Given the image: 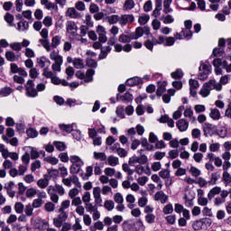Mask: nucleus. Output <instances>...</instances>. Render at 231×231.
<instances>
[{
  "label": "nucleus",
  "mask_w": 231,
  "mask_h": 231,
  "mask_svg": "<svg viewBox=\"0 0 231 231\" xmlns=\"http://www.w3.org/2000/svg\"><path fill=\"white\" fill-rule=\"evenodd\" d=\"M109 51H111V47H109V46L101 48V53L99 55V59H106V57H107V53H109Z\"/></svg>",
  "instance_id": "680f3d73"
},
{
  "label": "nucleus",
  "mask_w": 231,
  "mask_h": 231,
  "mask_svg": "<svg viewBox=\"0 0 231 231\" xmlns=\"http://www.w3.org/2000/svg\"><path fill=\"white\" fill-rule=\"evenodd\" d=\"M69 207H71V201L69 199H65L61 202L59 211L64 212L67 208H69Z\"/></svg>",
  "instance_id": "49530a36"
},
{
  "label": "nucleus",
  "mask_w": 231,
  "mask_h": 231,
  "mask_svg": "<svg viewBox=\"0 0 231 231\" xmlns=\"http://www.w3.org/2000/svg\"><path fill=\"white\" fill-rule=\"evenodd\" d=\"M199 71V79L207 80V79H208V75H210L212 71V65H210V63L207 60L201 61Z\"/></svg>",
  "instance_id": "f03ea898"
},
{
  "label": "nucleus",
  "mask_w": 231,
  "mask_h": 231,
  "mask_svg": "<svg viewBox=\"0 0 231 231\" xmlns=\"http://www.w3.org/2000/svg\"><path fill=\"white\" fill-rule=\"evenodd\" d=\"M132 34L126 35V34H121L118 38L119 42H123V44H127L128 42H131L133 41Z\"/></svg>",
  "instance_id": "4c0bfd02"
},
{
  "label": "nucleus",
  "mask_w": 231,
  "mask_h": 231,
  "mask_svg": "<svg viewBox=\"0 0 231 231\" xmlns=\"http://www.w3.org/2000/svg\"><path fill=\"white\" fill-rule=\"evenodd\" d=\"M217 194H221V187L216 186L208 191V199H213Z\"/></svg>",
  "instance_id": "5701e85b"
},
{
  "label": "nucleus",
  "mask_w": 231,
  "mask_h": 231,
  "mask_svg": "<svg viewBox=\"0 0 231 231\" xmlns=\"http://www.w3.org/2000/svg\"><path fill=\"white\" fill-rule=\"evenodd\" d=\"M67 219L68 214L66 211H60V214L52 219V223L56 228H60Z\"/></svg>",
  "instance_id": "39448f33"
},
{
  "label": "nucleus",
  "mask_w": 231,
  "mask_h": 231,
  "mask_svg": "<svg viewBox=\"0 0 231 231\" xmlns=\"http://www.w3.org/2000/svg\"><path fill=\"white\" fill-rule=\"evenodd\" d=\"M134 230L135 231L145 230V226L143 225V222L142 220L138 219L134 223Z\"/></svg>",
  "instance_id": "37998d69"
},
{
  "label": "nucleus",
  "mask_w": 231,
  "mask_h": 231,
  "mask_svg": "<svg viewBox=\"0 0 231 231\" xmlns=\"http://www.w3.org/2000/svg\"><path fill=\"white\" fill-rule=\"evenodd\" d=\"M174 42H176V39L174 37H165V41L163 46H174Z\"/></svg>",
  "instance_id": "774afa93"
},
{
  "label": "nucleus",
  "mask_w": 231,
  "mask_h": 231,
  "mask_svg": "<svg viewBox=\"0 0 231 231\" xmlns=\"http://www.w3.org/2000/svg\"><path fill=\"white\" fill-rule=\"evenodd\" d=\"M154 200L155 201H160L162 205H165V202L169 200V196L165 194L162 190L158 191L154 195Z\"/></svg>",
  "instance_id": "f8f14e48"
},
{
  "label": "nucleus",
  "mask_w": 231,
  "mask_h": 231,
  "mask_svg": "<svg viewBox=\"0 0 231 231\" xmlns=\"http://www.w3.org/2000/svg\"><path fill=\"white\" fill-rule=\"evenodd\" d=\"M104 207L108 212H111L115 208V202L113 200H106Z\"/></svg>",
  "instance_id": "0e129e2a"
},
{
  "label": "nucleus",
  "mask_w": 231,
  "mask_h": 231,
  "mask_svg": "<svg viewBox=\"0 0 231 231\" xmlns=\"http://www.w3.org/2000/svg\"><path fill=\"white\" fill-rule=\"evenodd\" d=\"M203 225H205V221H203V219L196 220L192 223V228L195 231H199L203 228Z\"/></svg>",
  "instance_id": "c9c22d12"
},
{
  "label": "nucleus",
  "mask_w": 231,
  "mask_h": 231,
  "mask_svg": "<svg viewBox=\"0 0 231 231\" xmlns=\"http://www.w3.org/2000/svg\"><path fill=\"white\" fill-rule=\"evenodd\" d=\"M97 208H98V207H97V205H95L91 202H88V204H85V209L89 214H93V212H95V210H97Z\"/></svg>",
  "instance_id": "8fccbe9b"
},
{
  "label": "nucleus",
  "mask_w": 231,
  "mask_h": 231,
  "mask_svg": "<svg viewBox=\"0 0 231 231\" xmlns=\"http://www.w3.org/2000/svg\"><path fill=\"white\" fill-rule=\"evenodd\" d=\"M106 163L110 165V167H116V165L120 163V159L116 156L110 155L106 158Z\"/></svg>",
  "instance_id": "6ab92c4d"
},
{
  "label": "nucleus",
  "mask_w": 231,
  "mask_h": 231,
  "mask_svg": "<svg viewBox=\"0 0 231 231\" xmlns=\"http://www.w3.org/2000/svg\"><path fill=\"white\" fill-rule=\"evenodd\" d=\"M73 127H75V124L72 125H60V129L64 131L65 133H71L73 131Z\"/></svg>",
  "instance_id": "5fc2aeb1"
},
{
  "label": "nucleus",
  "mask_w": 231,
  "mask_h": 231,
  "mask_svg": "<svg viewBox=\"0 0 231 231\" xmlns=\"http://www.w3.org/2000/svg\"><path fill=\"white\" fill-rule=\"evenodd\" d=\"M212 89H215V91H222L223 86L216 82V79H210L208 82L203 84L199 94L200 97H203V98H207V97L210 96Z\"/></svg>",
  "instance_id": "f257e3e1"
},
{
  "label": "nucleus",
  "mask_w": 231,
  "mask_h": 231,
  "mask_svg": "<svg viewBox=\"0 0 231 231\" xmlns=\"http://www.w3.org/2000/svg\"><path fill=\"white\" fill-rule=\"evenodd\" d=\"M106 21L109 24H116V23H120V16L118 14H112L106 17Z\"/></svg>",
  "instance_id": "ea45409f"
},
{
  "label": "nucleus",
  "mask_w": 231,
  "mask_h": 231,
  "mask_svg": "<svg viewBox=\"0 0 231 231\" xmlns=\"http://www.w3.org/2000/svg\"><path fill=\"white\" fill-rule=\"evenodd\" d=\"M26 134L29 136V138H37V136H39V132H37V130L34 128H28L26 130Z\"/></svg>",
  "instance_id": "6e6d98bb"
},
{
  "label": "nucleus",
  "mask_w": 231,
  "mask_h": 231,
  "mask_svg": "<svg viewBox=\"0 0 231 231\" xmlns=\"http://www.w3.org/2000/svg\"><path fill=\"white\" fill-rule=\"evenodd\" d=\"M62 64H64V60L54 61L51 65L52 73H60L62 71Z\"/></svg>",
  "instance_id": "a211bd4d"
},
{
  "label": "nucleus",
  "mask_w": 231,
  "mask_h": 231,
  "mask_svg": "<svg viewBox=\"0 0 231 231\" xmlns=\"http://www.w3.org/2000/svg\"><path fill=\"white\" fill-rule=\"evenodd\" d=\"M65 15L67 17H69L70 19L80 18V14H79V12H77V9H75V7H69L65 13Z\"/></svg>",
  "instance_id": "dca6fc26"
},
{
  "label": "nucleus",
  "mask_w": 231,
  "mask_h": 231,
  "mask_svg": "<svg viewBox=\"0 0 231 231\" xmlns=\"http://www.w3.org/2000/svg\"><path fill=\"white\" fill-rule=\"evenodd\" d=\"M5 59L9 62H15V61L19 60V55H15V52L11 51H5Z\"/></svg>",
  "instance_id": "b1692460"
},
{
  "label": "nucleus",
  "mask_w": 231,
  "mask_h": 231,
  "mask_svg": "<svg viewBox=\"0 0 231 231\" xmlns=\"http://www.w3.org/2000/svg\"><path fill=\"white\" fill-rule=\"evenodd\" d=\"M14 211L16 214H23L24 212V204L23 202H16L14 204Z\"/></svg>",
  "instance_id": "3c124183"
},
{
  "label": "nucleus",
  "mask_w": 231,
  "mask_h": 231,
  "mask_svg": "<svg viewBox=\"0 0 231 231\" xmlns=\"http://www.w3.org/2000/svg\"><path fill=\"white\" fill-rule=\"evenodd\" d=\"M166 87H167V81H159L156 95L158 97H162L163 93L166 91V88H165Z\"/></svg>",
  "instance_id": "4be33fe9"
},
{
  "label": "nucleus",
  "mask_w": 231,
  "mask_h": 231,
  "mask_svg": "<svg viewBox=\"0 0 231 231\" xmlns=\"http://www.w3.org/2000/svg\"><path fill=\"white\" fill-rule=\"evenodd\" d=\"M134 22V15L133 14H121L119 16V24L121 26H125V24H129Z\"/></svg>",
  "instance_id": "9d476101"
},
{
  "label": "nucleus",
  "mask_w": 231,
  "mask_h": 231,
  "mask_svg": "<svg viewBox=\"0 0 231 231\" xmlns=\"http://www.w3.org/2000/svg\"><path fill=\"white\" fill-rule=\"evenodd\" d=\"M93 75H95V69H89L87 70L85 75L84 82H93Z\"/></svg>",
  "instance_id": "f704fd0d"
},
{
  "label": "nucleus",
  "mask_w": 231,
  "mask_h": 231,
  "mask_svg": "<svg viewBox=\"0 0 231 231\" xmlns=\"http://www.w3.org/2000/svg\"><path fill=\"white\" fill-rule=\"evenodd\" d=\"M66 30L67 33H69L70 35H75L78 30L77 23H75V22L73 21H68L66 23Z\"/></svg>",
  "instance_id": "2eb2a0df"
},
{
  "label": "nucleus",
  "mask_w": 231,
  "mask_h": 231,
  "mask_svg": "<svg viewBox=\"0 0 231 231\" xmlns=\"http://www.w3.org/2000/svg\"><path fill=\"white\" fill-rule=\"evenodd\" d=\"M81 201L84 203V205L91 203V193L89 191H86L81 197Z\"/></svg>",
  "instance_id": "a18cd8bd"
},
{
  "label": "nucleus",
  "mask_w": 231,
  "mask_h": 231,
  "mask_svg": "<svg viewBox=\"0 0 231 231\" xmlns=\"http://www.w3.org/2000/svg\"><path fill=\"white\" fill-rule=\"evenodd\" d=\"M176 125L180 133H185L189 129V122L185 119H180L176 122Z\"/></svg>",
  "instance_id": "f3484780"
},
{
  "label": "nucleus",
  "mask_w": 231,
  "mask_h": 231,
  "mask_svg": "<svg viewBox=\"0 0 231 231\" xmlns=\"http://www.w3.org/2000/svg\"><path fill=\"white\" fill-rule=\"evenodd\" d=\"M47 193L51 198V201H52V203H59V195H57V193H55V189L53 188V185H51L47 188Z\"/></svg>",
  "instance_id": "ddd939ff"
},
{
  "label": "nucleus",
  "mask_w": 231,
  "mask_h": 231,
  "mask_svg": "<svg viewBox=\"0 0 231 231\" xmlns=\"http://www.w3.org/2000/svg\"><path fill=\"white\" fill-rule=\"evenodd\" d=\"M52 188L54 189V192H57L59 196H64V194H66V189H64V187L60 184H55Z\"/></svg>",
  "instance_id": "a19ab883"
},
{
  "label": "nucleus",
  "mask_w": 231,
  "mask_h": 231,
  "mask_svg": "<svg viewBox=\"0 0 231 231\" xmlns=\"http://www.w3.org/2000/svg\"><path fill=\"white\" fill-rule=\"evenodd\" d=\"M62 37L57 35L51 39V48H58L60 45V41Z\"/></svg>",
  "instance_id": "603ef678"
},
{
  "label": "nucleus",
  "mask_w": 231,
  "mask_h": 231,
  "mask_svg": "<svg viewBox=\"0 0 231 231\" xmlns=\"http://www.w3.org/2000/svg\"><path fill=\"white\" fill-rule=\"evenodd\" d=\"M73 66L74 68H76V69H83V68H86V64H84V60L80 58H74Z\"/></svg>",
  "instance_id": "c85d7f7f"
},
{
  "label": "nucleus",
  "mask_w": 231,
  "mask_h": 231,
  "mask_svg": "<svg viewBox=\"0 0 231 231\" xmlns=\"http://www.w3.org/2000/svg\"><path fill=\"white\" fill-rule=\"evenodd\" d=\"M127 203H129L127 205V208H130V209H133L134 208V203L136 201V198H134V195L133 194H128L125 198Z\"/></svg>",
  "instance_id": "c756f323"
},
{
  "label": "nucleus",
  "mask_w": 231,
  "mask_h": 231,
  "mask_svg": "<svg viewBox=\"0 0 231 231\" xmlns=\"http://www.w3.org/2000/svg\"><path fill=\"white\" fill-rule=\"evenodd\" d=\"M220 149H221V143H211L208 145L209 152H219Z\"/></svg>",
  "instance_id": "72a5a7b5"
},
{
  "label": "nucleus",
  "mask_w": 231,
  "mask_h": 231,
  "mask_svg": "<svg viewBox=\"0 0 231 231\" xmlns=\"http://www.w3.org/2000/svg\"><path fill=\"white\" fill-rule=\"evenodd\" d=\"M36 184L39 187V189H46V187L50 185V178L44 175V179L38 180Z\"/></svg>",
  "instance_id": "393cba45"
},
{
  "label": "nucleus",
  "mask_w": 231,
  "mask_h": 231,
  "mask_svg": "<svg viewBox=\"0 0 231 231\" xmlns=\"http://www.w3.org/2000/svg\"><path fill=\"white\" fill-rule=\"evenodd\" d=\"M47 172L48 174H45V176L49 178V180H57V178H59V170L49 169Z\"/></svg>",
  "instance_id": "cd10ccee"
},
{
  "label": "nucleus",
  "mask_w": 231,
  "mask_h": 231,
  "mask_svg": "<svg viewBox=\"0 0 231 231\" xmlns=\"http://www.w3.org/2000/svg\"><path fill=\"white\" fill-rule=\"evenodd\" d=\"M50 59H51V60H53L54 62L60 61V60H64V59L62 58V56H60V54H59V51H57V50H52L51 51Z\"/></svg>",
  "instance_id": "a878e982"
},
{
  "label": "nucleus",
  "mask_w": 231,
  "mask_h": 231,
  "mask_svg": "<svg viewBox=\"0 0 231 231\" xmlns=\"http://www.w3.org/2000/svg\"><path fill=\"white\" fill-rule=\"evenodd\" d=\"M2 140L5 142V143H10L13 147H17L19 145V139L17 137H13L11 140L8 139L6 135H2Z\"/></svg>",
  "instance_id": "aec40b11"
},
{
  "label": "nucleus",
  "mask_w": 231,
  "mask_h": 231,
  "mask_svg": "<svg viewBox=\"0 0 231 231\" xmlns=\"http://www.w3.org/2000/svg\"><path fill=\"white\" fill-rule=\"evenodd\" d=\"M217 128L214 126L212 124L206 123L204 127V134L206 137L214 136L217 134Z\"/></svg>",
  "instance_id": "1a4fd4ad"
},
{
  "label": "nucleus",
  "mask_w": 231,
  "mask_h": 231,
  "mask_svg": "<svg viewBox=\"0 0 231 231\" xmlns=\"http://www.w3.org/2000/svg\"><path fill=\"white\" fill-rule=\"evenodd\" d=\"M138 84H142V79H140L139 77H134L126 80V86L133 87L138 86Z\"/></svg>",
  "instance_id": "bb28decb"
},
{
  "label": "nucleus",
  "mask_w": 231,
  "mask_h": 231,
  "mask_svg": "<svg viewBox=\"0 0 231 231\" xmlns=\"http://www.w3.org/2000/svg\"><path fill=\"white\" fill-rule=\"evenodd\" d=\"M147 203H149V199H147V197L143 196L138 199V207H141V208H143V207H146Z\"/></svg>",
  "instance_id": "bf43d9fd"
},
{
  "label": "nucleus",
  "mask_w": 231,
  "mask_h": 231,
  "mask_svg": "<svg viewBox=\"0 0 231 231\" xmlns=\"http://www.w3.org/2000/svg\"><path fill=\"white\" fill-rule=\"evenodd\" d=\"M149 19H151V16H149V14H143L139 16L138 23L142 25L147 24V23H149Z\"/></svg>",
  "instance_id": "13d9d810"
},
{
  "label": "nucleus",
  "mask_w": 231,
  "mask_h": 231,
  "mask_svg": "<svg viewBox=\"0 0 231 231\" xmlns=\"http://www.w3.org/2000/svg\"><path fill=\"white\" fill-rule=\"evenodd\" d=\"M171 5H172V0H164V2H163V13L164 14H171V12H172V8H171Z\"/></svg>",
  "instance_id": "e433bc0d"
},
{
  "label": "nucleus",
  "mask_w": 231,
  "mask_h": 231,
  "mask_svg": "<svg viewBox=\"0 0 231 231\" xmlns=\"http://www.w3.org/2000/svg\"><path fill=\"white\" fill-rule=\"evenodd\" d=\"M159 176L162 180H169V178H171V171L168 169H163L159 172Z\"/></svg>",
  "instance_id": "864d4df0"
},
{
  "label": "nucleus",
  "mask_w": 231,
  "mask_h": 231,
  "mask_svg": "<svg viewBox=\"0 0 231 231\" xmlns=\"http://www.w3.org/2000/svg\"><path fill=\"white\" fill-rule=\"evenodd\" d=\"M151 34V28L144 26V27H137L135 32L132 33V39L138 40L140 37H143V35H150Z\"/></svg>",
  "instance_id": "423d86ee"
},
{
  "label": "nucleus",
  "mask_w": 231,
  "mask_h": 231,
  "mask_svg": "<svg viewBox=\"0 0 231 231\" xmlns=\"http://www.w3.org/2000/svg\"><path fill=\"white\" fill-rule=\"evenodd\" d=\"M69 161L72 163L70 172L72 174H79V172L82 171V167H84V161L77 155H71Z\"/></svg>",
  "instance_id": "7ed1b4c3"
},
{
  "label": "nucleus",
  "mask_w": 231,
  "mask_h": 231,
  "mask_svg": "<svg viewBox=\"0 0 231 231\" xmlns=\"http://www.w3.org/2000/svg\"><path fill=\"white\" fill-rule=\"evenodd\" d=\"M43 77L46 79H51V84H54V86H59L60 84V79L53 73V71L50 70V69H44L43 70Z\"/></svg>",
  "instance_id": "0eeeda50"
},
{
  "label": "nucleus",
  "mask_w": 231,
  "mask_h": 231,
  "mask_svg": "<svg viewBox=\"0 0 231 231\" xmlns=\"http://www.w3.org/2000/svg\"><path fill=\"white\" fill-rule=\"evenodd\" d=\"M216 134H217V136H219L220 138H226V134H228V130L226 126H222L218 130H217Z\"/></svg>",
  "instance_id": "c03bdc74"
},
{
  "label": "nucleus",
  "mask_w": 231,
  "mask_h": 231,
  "mask_svg": "<svg viewBox=\"0 0 231 231\" xmlns=\"http://www.w3.org/2000/svg\"><path fill=\"white\" fill-rule=\"evenodd\" d=\"M189 93L191 97H196V95H198V88H199V82H198V80L196 79H190L189 80Z\"/></svg>",
  "instance_id": "9b49d317"
},
{
  "label": "nucleus",
  "mask_w": 231,
  "mask_h": 231,
  "mask_svg": "<svg viewBox=\"0 0 231 231\" xmlns=\"http://www.w3.org/2000/svg\"><path fill=\"white\" fill-rule=\"evenodd\" d=\"M189 172H190L191 176H193L194 178H198L199 176H201V170H199L194 166H191L189 168Z\"/></svg>",
  "instance_id": "052dcab7"
},
{
  "label": "nucleus",
  "mask_w": 231,
  "mask_h": 231,
  "mask_svg": "<svg viewBox=\"0 0 231 231\" xmlns=\"http://www.w3.org/2000/svg\"><path fill=\"white\" fill-rule=\"evenodd\" d=\"M35 228L38 230H46L50 226V222L43 219H37L34 224Z\"/></svg>",
  "instance_id": "4468645a"
},
{
  "label": "nucleus",
  "mask_w": 231,
  "mask_h": 231,
  "mask_svg": "<svg viewBox=\"0 0 231 231\" xmlns=\"http://www.w3.org/2000/svg\"><path fill=\"white\" fill-rule=\"evenodd\" d=\"M44 162L51 163V165H57L59 163V159H57V157L48 156L44 158Z\"/></svg>",
  "instance_id": "338daca9"
},
{
  "label": "nucleus",
  "mask_w": 231,
  "mask_h": 231,
  "mask_svg": "<svg viewBox=\"0 0 231 231\" xmlns=\"http://www.w3.org/2000/svg\"><path fill=\"white\" fill-rule=\"evenodd\" d=\"M26 198H34L37 196V189L35 188H29L26 192Z\"/></svg>",
  "instance_id": "69168bd1"
},
{
  "label": "nucleus",
  "mask_w": 231,
  "mask_h": 231,
  "mask_svg": "<svg viewBox=\"0 0 231 231\" xmlns=\"http://www.w3.org/2000/svg\"><path fill=\"white\" fill-rule=\"evenodd\" d=\"M62 183L65 185V187H71V185H75L78 189L82 188V183H80V180H79V177L77 175H72L69 178H63Z\"/></svg>",
  "instance_id": "20e7f679"
},
{
  "label": "nucleus",
  "mask_w": 231,
  "mask_h": 231,
  "mask_svg": "<svg viewBox=\"0 0 231 231\" xmlns=\"http://www.w3.org/2000/svg\"><path fill=\"white\" fill-rule=\"evenodd\" d=\"M122 228L124 231H134V222L132 220H126L123 222Z\"/></svg>",
  "instance_id": "412c9836"
},
{
  "label": "nucleus",
  "mask_w": 231,
  "mask_h": 231,
  "mask_svg": "<svg viewBox=\"0 0 231 231\" xmlns=\"http://www.w3.org/2000/svg\"><path fill=\"white\" fill-rule=\"evenodd\" d=\"M93 176V167L92 166H88L86 168V172L85 174L82 175L83 180H89Z\"/></svg>",
  "instance_id": "09e8293b"
},
{
  "label": "nucleus",
  "mask_w": 231,
  "mask_h": 231,
  "mask_svg": "<svg viewBox=\"0 0 231 231\" xmlns=\"http://www.w3.org/2000/svg\"><path fill=\"white\" fill-rule=\"evenodd\" d=\"M89 230L90 231L104 230V222L97 221L96 223H94V225L89 226Z\"/></svg>",
  "instance_id": "7c9ffc66"
},
{
  "label": "nucleus",
  "mask_w": 231,
  "mask_h": 231,
  "mask_svg": "<svg viewBox=\"0 0 231 231\" xmlns=\"http://www.w3.org/2000/svg\"><path fill=\"white\" fill-rule=\"evenodd\" d=\"M183 111H185V106H179L178 109L172 115L173 120H178V118H181V113H183Z\"/></svg>",
  "instance_id": "79ce46f5"
},
{
  "label": "nucleus",
  "mask_w": 231,
  "mask_h": 231,
  "mask_svg": "<svg viewBox=\"0 0 231 231\" xmlns=\"http://www.w3.org/2000/svg\"><path fill=\"white\" fill-rule=\"evenodd\" d=\"M209 116L212 120H219L221 118V112L217 108H213L210 110Z\"/></svg>",
  "instance_id": "473e14b6"
},
{
  "label": "nucleus",
  "mask_w": 231,
  "mask_h": 231,
  "mask_svg": "<svg viewBox=\"0 0 231 231\" xmlns=\"http://www.w3.org/2000/svg\"><path fill=\"white\" fill-rule=\"evenodd\" d=\"M95 160H100L101 162H106L107 160V155L105 152H94Z\"/></svg>",
  "instance_id": "4d7b16f0"
},
{
  "label": "nucleus",
  "mask_w": 231,
  "mask_h": 231,
  "mask_svg": "<svg viewBox=\"0 0 231 231\" xmlns=\"http://www.w3.org/2000/svg\"><path fill=\"white\" fill-rule=\"evenodd\" d=\"M136 6L134 0H125L124 5V10H133Z\"/></svg>",
  "instance_id": "de8ad7c7"
},
{
  "label": "nucleus",
  "mask_w": 231,
  "mask_h": 231,
  "mask_svg": "<svg viewBox=\"0 0 231 231\" xmlns=\"http://www.w3.org/2000/svg\"><path fill=\"white\" fill-rule=\"evenodd\" d=\"M79 194H80V191L77 188H72L69 190V198H70V199L77 198Z\"/></svg>",
  "instance_id": "e2e57ef3"
},
{
  "label": "nucleus",
  "mask_w": 231,
  "mask_h": 231,
  "mask_svg": "<svg viewBox=\"0 0 231 231\" xmlns=\"http://www.w3.org/2000/svg\"><path fill=\"white\" fill-rule=\"evenodd\" d=\"M14 93V89L10 87H4L0 88V97H10Z\"/></svg>",
  "instance_id": "2f4dec72"
},
{
  "label": "nucleus",
  "mask_w": 231,
  "mask_h": 231,
  "mask_svg": "<svg viewBox=\"0 0 231 231\" xmlns=\"http://www.w3.org/2000/svg\"><path fill=\"white\" fill-rule=\"evenodd\" d=\"M36 62L39 68H43V69H50V66L51 65V61L45 56H42L36 59Z\"/></svg>",
  "instance_id": "6e6552de"
},
{
  "label": "nucleus",
  "mask_w": 231,
  "mask_h": 231,
  "mask_svg": "<svg viewBox=\"0 0 231 231\" xmlns=\"http://www.w3.org/2000/svg\"><path fill=\"white\" fill-rule=\"evenodd\" d=\"M28 28H29L28 22H26L24 20H23L17 23V30L19 32H26V30H28Z\"/></svg>",
  "instance_id": "58836bf2"
}]
</instances>
